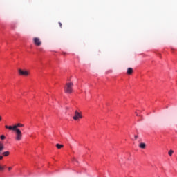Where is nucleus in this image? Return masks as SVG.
<instances>
[{
  "mask_svg": "<svg viewBox=\"0 0 177 177\" xmlns=\"http://www.w3.org/2000/svg\"><path fill=\"white\" fill-rule=\"evenodd\" d=\"M74 83L73 82H67L64 88L65 93H73Z\"/></svg>",
  "mask_w": 177,
  "mask_h": 177,
  "instance_id": "1",
  "label": "nucleus"
},
{
  "mask_svg": "<svg viewBox=\"0 0 177 177\" xmlns=\"http://www.w3.org/2000/svg\"><path fill=\"white\" fill-rule=\"evenodd\" d=\"M23 138V133H21V131L20 129H17L15 131V140L17 142H20Z\"/></svg>",
  "mask_w": 177,
  "mask_h": 177,
  "instance_id": "2",
  "label": "nucleus"
},
{
  "mask_svg": "<svg viewBox=\"0 0 177 177\" xmlns=\"http://www.w3.org/2000/svg\"><path fill=\"white\" fill-rule=\"evenodd\" d=\"M33 42L36 46H41L42 45V42L41 41V39L38 37H34L33 38Z\"/></svg>",
  "mask_w": 177,
  "mask_h": 177,
  "instance_id": "3",
  "label": "nucleus"
},
{
  "mask_svg": "<svg viewBox=\"0 0 177 177\" xmlns=\"http://www.w3.org/2000/svg\"><path fill=\"white\" fill-rule=\"evenodd\" d=\"M18 73L19 75H24L25 77L30 75V71H23L21 69H19Z\"/></svg>",
  "mask_w": 177,
  "mask_h": 177,
  "instance_id": "4",
  "label": "nucleus"
},
{
  "mask_svg": "<svg viewBox=\"0 0 177 177\" xmlns=\"http://www.w3.org/2000/svg\"><path fill=\"white\" fill-rule=\"evenodd\" d=\"M73 118L77 121V120H80V118H82V115L80 113V112H77V111H75V115L73 117Z\"/></svg>",
  "mask_w": 177,
  "mask_h": 177,
  "instance_id": "5",
  "label": "nucleus"
},
{
  "mask_svg": "<svg viewBox=\"0 0 177 177\" xmlns=\"http://www.w3.org/2000/svg\"><path fill=\"white\" fill-rule=\"evenodd\" d=\"M5 128L6 129H9V131H16V126H8V125H6L5 126Z\"/></svg>",
  "mask_w": 177,
  "mask_h": 177,
  "instance_id": "6",
  "label": "nucleus"
},
{
  "mask_svg": "<svg viewBox=\"0 0 177 177\" xmlns=\"http://www.w3.org/2000/svg\"><path fill=\"white\" fill-rule=\"evenodd\" d=\"M3 150H5V145L2 142L0 141V154L2 153V151H3Z\"/></svg>",
  "mask_w": 177,
  "mask_h": 177,
  "instance_id": "7",
  "label": "nucleus"
},
{
  "mask_svg": "<svg viewBox=\"0 0 177 177\" xmlns=\"http://www.w3.org/2000/svg\"><path fill=\"white\" fill-rule=\"evenodd\" d=\"M15 126L16 127V131H17V129H20L19 128H23V127H24V124L21 123H17V124H15Z\"/></svg>",
  "mask_w": 177,
  "mask_h": 177,
  "instance_id": "8",
  "label": "nucleus"
},
{
  "mask_svg": "<svg viewBox=\"0 0 177 177\" xmlns=\"http://www.w3.org/2000/svg\"><path fill=\"white\" fill-rule=\"evenodd\" d=\"M132 73H133V69L132 68H129L127 69V74H128V75H132Z\"/></svg>",
  "mask_w": 177,
  "mask_h": 177,
  "instance_id": "9",
  "label": "nucleus"
},
{
  "mask_svg": "<svg viewBox=\"0 0 177 177\" xmlns=\"http://www.w3.org/2000/svg\"><path fill=\"white\" fill-rule=\"evenodd\" d=\"M139 147L140 149H146V144L144 143V142H141L140 145H139Z\"/></svg>",
  "mask_w": 177,
  "mask_h": 177,
  "instance_id": "10",
  "label": "nucleus"
},
{
  "mask_svg": "<svg viewBox=\"0 0 177 177\" xmlns=\"http://www.w3.org/2000/svg\"><path fill=\"white\" fill-rule=\"evenodd\" d=\"M9 154H10L9 151H5L3 153V156H4V157H8Z\"/></svg>",
  "mask_w": 177,
  "mask_h": 177,
  "instance_id": "11",
  "label": "nucleus"
},
{
  "mask_svg": "<svg viewBox=\"0 0 177 177\" xmlns=\"http://www.w3.org/2000/svg\"><path fill=\"white\" fill-rule=\"evenodd\" d=\"M56 147L58 149H62V147H64V145L60 144H56Z\"/></svg>",
  "mask_w": 177,
  "mask_h": 177,
  "instance_id": "12",
  "label": "nucleus"
},
{
  "mask_svg": "<svg viewBox=\"0 0 177 177\" xmlns=\"http://www.w3.org/2000/svg\"><path fill=\"white\" fill-rule=\"evenodd\" d=\"M168 154L170 157L172 156V154H174V150H169L168 151Z\"/></svg>",
  "mask_w": 177,
  "mask_h": 177,
  "instance_id": "13",
  "label": "nucleus"
},
{
  "mask_svg": "<svg viewBox=\"0 0 177 177\" xmlns=\"http://www.w3.org/2000/svg\"><path fill=\"white\" fill-rule=\"evenodd\" d=\"M0 139H1V140H5V139H6V137L4 135H1V136H0Z\"/></svg>",
  "mask_w": 177,
  "mask_h": 177,
  "instance_id": "14",
  "label": "nucleus"
},
{
  "mask_svg": "<svg viewBox=\"0 0 177 177\" xmlns=\"http://www.w3.org/2000/svg\"><path fill=\"white\" fill-rule=\"evenodd\" d=\"M3 169H5V166H2L0 165V171H3Z\"/></svg>",
  "mask_w": 177,
  "mask_h": 177,
  "instance_id": "15",
  "label": "nucleus"
},
{
  "mask_svg": "<svg viewBox=\"0 0 177 177\" xmlns=\"http://www.w3.org/2000/svg\"><path fill=\"white\" fill-rule=\"evenodd\" d=\"M8 171H12V167H8Z\"/></svg>",
  "mask_w": 177,
  "mask_h": 177,
  "instance_id": "16",
  "label": "nucleus"
},
{
  "mask_svg": "<svg viewBox=\"0 0 177 177\" xmlns=\"http://www.w3.org/2000/svg\"><path fill=\"white\" fill-rule=\"evenodd\" d=\"M59 27H62V23L59 22Z\"/></svg>",
  "mask_w": 177,
  "mask_h": 177,
  "instance_id": "17",
  "label": "nucleus"
},
{
  "mask_svg": "<svg viewBox=\"0 0 177 177\" xmlns=\"http://www.w3.org/2000/svg\"><path fill=\"white\" fill-rule=\"evenodd\" d=\"M3 158V156H0V160H2Z\"/></svg>",
  "mask_w": 177,
  "mask_h": 177,
  "instance_id": "18",
  "label": "nucleus"
},
{
  "mask_svg": "<svg viewBox=\"0 0 177 177\" xmlns=\"http://www.w3.org/2000/svg\"><path fill=\"white\" fill-rule=\"evenodd\" d=\"M135 139H138V136H135Z\"/></svg>",
  "mask_w": 177,
  "mask_h": 177,
  "instance_id": "19",
  "label": "nucleus"
},
{
  "mask_svg": "<svg viewBox=\"0 0 177 177\" xmlns=\"http://www.w3.org/2000/svg\"><path fill=\"white\" fill-rule=\"evenodd\" d=\"M2 120V117L1 116H0V121H1Z\"/></svg>",
  "mask_w": 177,
  "mask_h": 177,
  "instance_id": "20",
  "label": "nucleus"
},
{
  "mask_svg": "<svg viewBox=\"0 0 177 177\" xmlns=\"http://www.w3.org/2000/svg\"><path fill=\"white\" fill-rule=\"evenodd\" d=\"M63 55H66V53H63Z\"/></svg>",
  "mask_w": 177,
  "mask_h": 177,
  "instance_id": "21",
  "label": "nucleus"
}]
</instances>
